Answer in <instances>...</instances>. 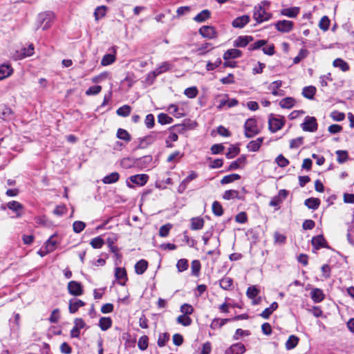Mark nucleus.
<instances>
[{"label":"nucleus","mask_w":354,"mask_h":354,"mask_svg":"<svg viewBox=\"0 0 354 354\" xmlns=\"http://www.w3.org/2000/svg\"><path fill=\"white\" fill-rule=\"evenodd\" d=\"M245 136L247 138H252L259 134L261 131L257 125V121L255 118H251L246 120L244 124Z\"/></svg>","instance_id":"obj_1"},{"label":"nucleus","mask_w":354,"mask_h":354,"mask_svg":"<svg viewBox=\"0 0 354 354\" xmlns=\"http://www.w3.org/2000/svg\"><path fill=\"white\" fill-rule=\"evenodd\" d=\"M272 15L266 12L261 4L254 7L253 12V18L257 23L261 24L263 21H268L271 18Z\"/></svg>","instance_id":"obj_2"},{"label":"nucleus","mask_w":354,"mask_h":354,"mask_svg":"<svg viewBox=\"0 0 354 354\" xmlns=\"http://www.w3.org/2000/svg\"><path fill=\"white\" fill-rule=\"evenodd\" d=\"M305 131L314 132L317 129V123L315 117L306 116L304 122L301 124Z\"/></svg>","instance_id":"obj_3"},{"label":"nucleus","mask_w":354,"mask_h":354,"mask_svg":"<svg viewBox=\"0 0 354 354\" xmlns=\"http://www.w3.org/2000/svg\"><path fill=\"white\" fill-rule=\"evenodd\" d=\"M199 34L204 38L209 39H214L217 37V32L214 26H203L198 30Z\"/></svg>","instance_id":"obj_4"},{"label":"nucleus","mask_w":354,"mask_h":354,"mask_svg":"<svg viewBox=\"0 0 354 354\" xmlns=\"http://www.w3.org/2000/svg\"><path fill=\"white\" fill-rule=\"evenodd\" d=\"M54 16L52 12H44L39 14L38 21L42 26L43 30H46L50 27Z\"/></svg>","instance_id":"obj_5"},{"label":"nucleus","mask_w":354,"mask_h":354,"mask_svg":"<svg viewBox=\"0 0 354 354\" xmlns=\"http://www.w3.org/2000/svg\"><path fill=\"white\" fill-rule=\"evenodd\" d=\"M288 195V192L286 189H281L278 194L272 198L269 205L272 207H276V209L279 208V205L282 203L283 201L286 198Z\"/></svg>","instance_id":"obj_6"},{"label":"nucleus","mask_w":354,"mask_h":354,"mask_svg":"<svg viewBox=\"0 0 354 354\" xmlns=\"http://www.w3.org/2000/svg\"><path fill=\"white\" fill-rule=\"evenodd\" d=\"M68 291L73 296H80L83 294V287L80 282L76 281H71L68 283Z\"/></svg>","instance_id":"obj_7"},{"label":"nucleus","mask_w":354,"mask_h":354,"mask_svg":"<svg viewBox=\"0 0 354 354\" xmlns=\"http://www.w3.org/2000/svg\"><path fill=\"white\" fill-rule=\"evenodd\" d=\"M274 26L279 32H289L292 30L294 24L292 21L288 20H280L274 24Z\"/></svg>","instance_id":"obj_8"},{"label":"nucleus","mask_w":354,"mask_h":354,"mask_svg":"<svg viewBox=\"0 0 354 354\" xmlns=\"http://www.w3.org/2000/svg\"><path fill=\"white\" fill-rule=\"evenodd\" d=\"M269 129L271 132L274 133L281 129L284 125L283 119L270 118L268 120Z\"/></svg>","instance_id":"obj_9"},{"label":"nucleus","mask_w":354,"mask_h":354,"mask_svg":"<svg viewBox=\"0 0 354 354\" xmlns=\"http://www.w3.org/2000/svg\"><path fill=\"white\" fill-rule=\"evenodd\" d=\"M115 277L118 283L121 286H124L127 281V274L125 268L117 267L115 269Z\"/></svg>","instance_id":"obj_10"},{"label":"nucleus","mask_w":354,"mask_h":354,"mask_svg":"<svg viewBox=\"0 0 354 354\" xmlns=\"http://www.w3.org/2000/svg\"><path fill=\"white\" fill-rule=\"evenodd\" d=\"M149 179V176L147 174H136L133 176H131L129 178V180L133 184H136L139 186L145 185Z\"/></svg>","instance_id":"obj_11"},{"label":"nucleus","mask_w":354,"mask_h":354,"mask_svg":"<svg viewBox=\"0 0 354 354\" xmlns=\"http://www.w3.org/2000/svg\"><path fill=\"white\" fill-rule=\"evenodd\" d=\"M198 177V174L195 171H192L179 185L178 187V192L180 194L184 192L186 189L187 186L189 182L196 179Z\"/></svg>","instance_id":"obj_12"},{"label":"nucleus","mask_w":354,"mask_h":354,"mask_svg":"<svg viewBox=\"0 0 354 354\" xmlns=\"http://www.w3.org/2000/svg\"><path fill=\"white\" fill-rule=\"evenodd\" d=\"M245 351V348L242 343H236L227 348L225 354H243Z\"/></svg>","instance_id":"obj_13"},{"label":"nucleus","mask_w":354,"mask_h":354,"mask_svg":"<svg viewBox=\"0 0 354 354\" xmlns=\"http://www.w3.org/2000/svg\"><path fill=\"white\" fill-rule=\"evenodd\" d=\"M13 73V69L9 64H2L0 65V80H4L10 76Z\"/></svg>","instance_id":"obj_14"},{"label":"nucleus","mask_w":354,"mask_h":354,"mask_svg":"<svg viewBox=\"0 0 354 354\" xmlns=\"http://www.w3.org/2000/svg\"><path fill=\"white\" fill-rule=\"evenodd\" d=\"M246 163V156L243 155L240 156L239 158H237L235 161H233L230 163L228 168L227 169V171H232L236 170L237 169H239L241 167H243Z\"/></svg>","instance_id":"obj_15"},{"label":"nucleus","mask_w":354,"mask_h":354,"mask_svg":"<svg viewBox=\"0 0 354 354\" xmlns=\"http://www.w3.org/2000/svg\"><path fill=\"white\" fill-rule=\"evenodd\" d=\"M7 207L13 211L17 214V217H20L21 216V211L24 209L23 205L16 201H12L7 203L6 205Z\"/></svg>","instance_id":"obj_16"},{"label":"nucleus","mask_w":354,"mask_h":354,"mask_svg":"<svg viewBox=\"0 0 354 354\" xmlns=\"http://www.w3.org/2000/svg\"><path fill=\"white\" fill-rule=\"evenodd\" d=\"M84 305H85V303L80 299H78L76 298L71 299L69 301V306H68L69 312L73 314V313H76L80 307H82Z\"/></svg>","instance_id":"obj_17"},{"label":"nucleus","mask_w":354,"mask_h":354,"mask_svg":"<svg viewBox=\"0 0 354 354\" xmlns=\"http://www.w3.org/2000/svg\"><path fill=\"white\" fill-rule=\"evenodd\" d=\"M250 21L248 15H242L234 19L232 23L233 27L242 28Z\"/></svg>","instance_id":"obj_18"},{"label":"nucleus","mask_w":354,"mask_h":354,"mask_svg":"<svg viewBox=\"0 0 354 354\" xmlns=\"http://www.w3.org/2000/svg\"><path fill=\"white\" fill-rule=\"evenodd\" d=\"M252 40L253 37L251 36H240L234 41V46L239 48L245 47Z\"/></svg>","instance_id":"obj_19"},{"label":"nucleus","mask_w":354,"mask_h":354,"mask_svg":"<svg viewBox=\"0 0 354 354\" xmlns=\"http://www.w3.org/2000/svg\"><path fill=\"white\" fill-rule=\"evenodd\" d=\"M312 245L315 250H319L322 248H326V241L322 235H318L312 239Z\"/></svg>","instance_id":"obj_20"},{"label":"nucleus","mask_w":354,"mask_h":354,"mask_svg":"<svg viewBox=\"0 0 354 354\" xmlns=\"http://www.w3.org/2000/svg\"><path fill=\"white\" fill-rule=\"evenodd\" d=\"M311 299L315 303H319L324 299L325 295L322 290L313 288L310 292Z\"/></svg>","instance_id":"obj_21"},{"label":"nucleus","mask_w":354,"mask_h":354,"mask_svg":"<svg viewBox=\"0 0 354 354\" xmlns=\"http://www.w3.org/2000/svg\"><path fill=\"white\" fill-rule=\"evenodd\" d=\"M299 7L283 8L281 10V15L288 17L295 18L299 13Z\"/></svg>","instance_id":"obj_22"},{"label":"nucleus","mask_w":354,"mask_h":354,"mask_svg":"<svg viewBox=\"0 0 354 354\" xmlns=\"http://www.w3.org/2000/svg\"><path fill=\"white\" fill-rule=\"evenodd\" d=\"M205 221L201 217H194L191 219L190 229L192 230H201L204 226Z\"/></svg>","instance_id":"obj_23"},{"label":"nucleus","mask_w":354,"mask_h":354,"mask_svg":"<svg viewBox=\"0 0 354 354\" xmlns=\"http://www.w3.org/2000/svg\"><path fill=\"white\" fill-rule=\"evenodd\" d=\"M211 17V12L207 10H203L194 17V20L198 23H203Z\"/></svg>","instance_id":"obj_24"},{"label":"nucleus","mask_w":354,"mask_h":354,"mask_svg":"<svg viewBox=\"0 0 354 354\" xmlns=\"http://www.w3.org/2000/svg\"><path fill=\"white\" fill-rule=\"evenodd\" d=\"M223 198L225 200H231L236 198L238 200H243L244 197L241 196L238 191L234 189L227 190L224 192Z\"/></svg>","instance_id":"obj_25"},{"label":"nucleus","mask_w":354,"mask_h":354,"mask_svg":"<svg viewBox=\"0 0 354 354\" xmlns=\"http://www.w3.org/2000/svg\"><path fill=\"white\" fill-rule=\"evenodd\" d=\"M263 141V137H260V138H258L257 140H252L247 145V149L250 151H253V152L257 151L259 149Z\"/></svg>","instance_id":"obj_26"},{"label":"nucleus","mask_w":354,"mask_h":354,"mask_svg":"<svg viewBox=\"0 0 354 354\" xmlns=\"http://www.w3.org/2000/svg\"><path fill=\"white\" fill-rule=\"evenodd\" d=\"M242 53L241 50L236 49V48H232L227 50L223 55V59L225 60H228L230 59H236L239 58L241 56Z\"/></svg>","instance_id":"obj_27"},{"label":"nucleus","mask_w":354,"mask_h":354,"mask_svg":"<svg viewBox=\"0 0 354 354\" xmlns=\"http://www.w3.org/2000/svg\"><path fill=\"white\" fill-rule=\"evenodd\" d=\"M115 53V50H114L113 53H109L104 55L101 60V65L103 66H106L114 63L116 59Z\"/></svg>","instance_id":"obj_28"},{"label":"nucleus","mask_w":354,"mask_h":354,"mask_svg":"<svg viewBox=\"0 0 354 354\" xmlns=\"http://www.w3.org/2000/svg\"><path fill=\"white\" fill-rule=\"evenodd\" d=\"M119 178H120L119 173L115 171V172H112L111 174L104 176L102 178V182L104 184H112V183H115L118 182Z\"/></svg>","instance_id":"obj_29"},{"label":"nucleus","mask_w":354,"mask_h":354,"mask_svg":"<svg viewBox=\"0 0 354 354\" xmlns=\"http://www.w3.org/2000/svg\"><path fill=\"white\" fill-rule=\"evenodd\" d=\"M148 267V263L144 259L138 261L135 265V271L138 274H142Z\"/></svg>","instance_id":"obj_30"},{"label":"nucleus","mask_w":354,"mask_h":354,"mask_svg":"<svg viewBox=\"0 0 354 354\" xmlns=\"http://www.w3.org/2000/svg\"><path fill=\"white\" fill-rule=\"evenodd\" d=\"M281 85L282 82L281 80L272 82L268 86V90L270 91L271 93L274 96L281 95L282 94L278 91V89L281 86Z\"/></svg>","instance_id":"obj_31"},{"label":"nucleus","mask_w":354,"mask_h":354,"mask_svg":"<svg viewBox=\"0 0 354 354\" xmlns=\"http://www.w3.org/2000/svg\"><path fill=\"white\" fill-rule=\"evenodd\" d=\"M334 67L339 68L342 71L346 72L349 70V66L347 62L340 58H337L333 61Z\"/></svg>","instance_id":"obj_32"},{"label":"nucleus","mask_w":354,"mask_h":354,"mask_svg":"<svg viewBox=\"0 0 354 354\" xmlns=\"http://www.w3.org/2000/svg\"><path fill=\"white\" fill-rule=\"evenodd\" d=\"M230 321V319L214 318L210 324V327L212 329H214V330H215L216 328H220Z\"/></svg>","instance_id":"obj_33"},{"label":"nucleus","mask_w":354,"mask_h":354,"mask_svg":"<svg viewBox=\"0 0 354 354\" xmlns=\"http://www.w3.org/2000/svg\"><path fill=\"white\" fill-rule=\"evenodd\" d=\"M304 204L309 209H317L320 205V200L317 198H309L305 201Z\"/></svg>","instance_id":"obj_34"},{"label":"nucleus","mask_w":354,"mask_h":354,"mask_svg":"<svg viewBox=\"0 0 354 354\" xmlns=\"http://www.w3.org/2000/svg\"><path fill=\"white\" fill-rule=\"evenodd\" d=\"M116 136H117L118 138L122 140L125 141L126 142H129L131 140V136L129 134V133L124 129H121V128L118 129L117 131Z\"/></svg>","instance_id":"obj_35"},{"label":"nucleus","mask_w":354,"mask_h":354,"mask_svg":"<svg viewBox=\"0 0 354 354\" xmlns=\"http://www.w3.org/2000/svg\"><path fill=\"white\" fill-rule=\"evenodd\" d=\"M316 93V88L313 86H305L302 91V95L308 99L312 100Z\"/></svg>","instance_id":"obj_36"},{"label":"nucleus","mask_w":354,"mask_h":354,"mask_svg":"<svg viewBox=\"0 0 354 354\" xmlns=\"http://www.w3.org/2000/svg\"><path fill=\"white\" fill-rule=\"evenodd\" d=\"M0 118L3 120H10L13 118V112L10 108L4 106L0 111Z\"/></svg>","instance_id":"obj_37"},{"label":"nucleus","mask_w":354,"mask_h":354,"mask_svg":"<svg viewBox=\"0 0 354 354\" xmlns=\"http://www.w3.org/2000/svg\"><path fill=\"white\" fill-rule=\"evenodd\" d=\"M233 286V279L228 277L222 278L220 281V286L221 288L228 290L232 289Z\"/></svg>","instance_id":"obj_38"},{"label":"nucleus","mask_w":354,"mask_h":354,"mask_svg":"<svg viewBox=\"0 0 354 354\" xmlns=\"http://www.w3.org/2000/svg\"><path fill=\"white\" fill-rule=\"evenodd\" d=\"M112 320L110 317H101L99 321V326L105 331L111 327Z\"/></svg>","instance_id":"obj_39"},{"label":"nucleus","mask_w":354,"mask_h":354,"mask_svg":"<svg viewBox=\"0 0 354 354\" xmlns=\"http://www.w3.org/2000/svg\"><path fill=\"white\" fill-rule=\"evenodd\" d=\"M299 342V338L295 335H290L286 342V348L287 350L293 349L297 346Z\"/></svg>","instance_id":"obj_40"},{"label":"nucleus","mask_w":354,"mask_h":354,"mask_svg":"<svg viewBox=\"0 0 354 354\" xmlns=\"http://www.w3.org/2000/svg\"><path fill=\"white\" fill-rule=\"evenodd\" d=\"M241 176L237 174H232L227 176H225L221 180L222 185L231 183L235 180H239Z\"/></svg>","instance_id":"obj_41"},{"label":"nucleus","mask_w":354,"mask_h":354,"mask_svg":"<svg viewBox=\"0 0 354 354\" xmlns=\"http://www.w3.org/2000/svg\"><path fill=\"white\" fill-rule=\"evenodd\" d=\"M107 10V8L105 6H98L95 8L94 12V16L95 20H99L100 19L104 17L106 15V12Z\"/></svg>","instance_id":"obj_42"},{"label":"nucleus","mask_w":354,"mask_h":354,"mask_svg":"<svg viewBox=\"0 0 354 354\" xmlns=\"http://www.w3.org/2000/svg\"><path fill=\"white\" fill-rule=\"evenodd\" d=\"M34 53V46L33 44H30L28 48H24L21 49V53L18 56L19 59H23L26 57H29L32 55Z\"/></svg>","instance_id":"obj_43"},{"label":"nucleus","mask_w":354,"mask_h":354,"mask_svg":"<svg viewBox=\"0 0 354 354\" xmlns=\"http://www.w3.org/2000/svg\"><path fill=\"white\" fill-rule=\"evenodd\" d=\"M201 265L198 260H194L191 263L192 274L198 277L200 273Z\"/></svg>","instance_id":"obj_44"},{"label":"nucleus","mask_w":354,"mask_h":354,"mask_svg":"<svg viewBox=\"0 0 354 354\" xmlns=\"http://www.w3.org/2000/svg\"><path fill=\"white\" fill-rule=\"evenodd\" d=\"M279 104L281 108L291 109L295 104V100L292 97H286L281 100Z\"/></svg>","instance_id":"obj_45"},{"label":"nucleus","mask_w":354,"mask_h":354,"mask_svg":"<svg viewBox=\"0 0 354 354\" xmlns=\"http://www.w3.org/2000/svg\"><path fill=\"white\" fill-rule=\"evenodd\" d=\"M178 324H180L184 326H188L192 324V319L185 315H181L177 317L176 319Z\"/></svg>","instance_id":"obj_46"},{"label":"nucleus","mask_w":354,"mask_h":354,"mask_svg":"<svg viewBox=\"0 0 354 354\" xmlns=\"http://www.w3.org/2000/svg\"><path fill=\"white\" fill-rule=\"evenodd\" d=\"M131 111V107L129 105H123L122 106L118 109L116 113L118 115L122 117H127L129 115Z\"/></svg>","instance_id":"obj_47"},{"label":"nucleus","mask_w":354,"mask_h":354,"mask_svg":"<svg viewBox=\"0 0 354 354\" xmlns=\"http://www.w3.org/2000/svg\"><path fill=\"white\" fill-rule=\"evenodd\" d=\"M260 292V290L257 288L256 286H251L248 287L246 291V295L248 298L252 299L258 296Z\"/></svg>","instance_id":"obj_48"},{"label":"nucleus","mask_w":354,"mask_h":354,"mask_svg":"<svg viewBox=\"0 0 354 354\" xmlns=\"http://www.w3.org/2000/svg\"><path fill=\"white\" fill-rule=\"evenodd\" d=\"M158 122L161 124H171L173 122V119L167 114L162 113L158 115Z\"/></svg>","instance_id":"obj_49"},{"label":"nucleus","mask_w":354,"mask_h":354,"mask_svg":"<svg viewBox=\"0 0 354 354\" xmlns=\"http://www.w3.org/2000/svg\"><path fill=\"white\" fill-rule=\"evenodd\" d=\"M308 50L306 48L300 49L298 55L293 59L294 64L299 63L302 59L306 58L308 55Z\"/></svg>","instance_id":"obj_50"},{"label":"nucleus","mask_w":354,"mask_h":354,"mask_svg":"<svg viewBox=\"0 0 354 354\" xmlns=\"http://www.w3.org/2000/svg\"><path fill=\"white\" fill-rule=\"evenodd\" d=\"M330 24V21L329 18L327 16H324L321 18L319 21V27L321 30L326 31L329 28Z\"/></svg>","instance_id":"obj_51"},{"label":"nucleus","mask_w":354,"mask_h":354,"mask_svg":"<svg viewBox=\"0 0 354 354\" xmlns=\"http://www.w3.org/2000/svg\"><path fill=\"white\" fill-rule=\"evenodd\" d=\"M171 67V64L168 62H162L158 68H156V74L160 75L162 73L168 71Z\"/></svg>","instance_id":"obj_52"},{"label":"nucleus","mask_w":354,"mask_h":354,"mask_svg":"<svg viewBox=\"0 0 354 354\" xmlns=\"http://www.w3.org/2000/svg\"><path fill=\"white\" fill-rule=\"evenodd\" d=\"M198 93V91L196 86L187 88L184 91V94L189 98L196 97Z\"/></svg>","instance_id":"obj_53"},{"label":"nucleus","mask_w":354,"mask_h":354,"mask_svg":"<svg viewBox=\"0 0 354 354\" xmlns=\"http://www.w3.org/2000/svg\"><path fill=\"white\" fill-rule=\"evenodd\" d=\"M240 152V149L238 147L231 145L228 148V151L226 153V157L228 159H231L237 156Z\"/></svg>","instance_id":"obj_54"},{"label":"nucleus","mask_w":354,"mask_h":354,"mask_svg":"<svg viewBox=\"0 0 354 354\" xmlns=\"http://www.w3.org/2000/svg\"><path fill=\"white\" fill-rule=\"evenodd\" d=\"M169 333H160L159 335L157 344H158V346L163 347L165 346L166 343L169 341Z\"/></svg>","instance_id":"obj_55"},{"label":"nucleus","mask_w":354,"mask_h":354,"mask_svg":"<svg viewBox=\"0 0 354 354\" xmlns=\"http://www.w3.org/2000/svg\"><path fill=\"white\" fill-rule=\"evenodd\" d=\"M188 261L185 259H181L178 260L176 263V268L179 272L186 270L188 268Z\"/></svg>","instance_id":"obj_56"},{"label":"nucleus","mask_w":354,"mask_h":354,"mask_svg":"<svg viewBox=\"0 0 354 354\" xmlns=\"http://www.w3.org/2000/svg\"><path fill=\"white\" fill-rule=\"evenodd\" d=\"M148 340L149 339L147 335L140 337L138 342V348L142 351L146 350L148 347Z\"/></svg>","instance_id":"obj_57"},{"label":"nucleus","mask_w":354,"mask_h":354,"mask_svg":"<svg viewBox=\"0 0 354 354\" xmlns=\"http://www.w3.org/2000/svg\"><path fill=\"white\" fill-rule=\"evenodd\" d=\"M212 212H213L214 214L217 216H220L223 215V207H222L221 205L220 204V203H218V201H214L213 203Z\"/></svg>","instance_id":"obj_58"},{"label":"nucleus","mask_w":354,"mask_h":354,"mask_svg":"<svg viewBox=\"0 0 354 354\" xmlns=\"http://www.w3.org/2000/svg\"><path fill=\"white\" fill-rule=\"evenodd\" d=\"M267 40L259 39L255 41L254 44H250L248 47L249 50H254L261 48L267 44Z\"/></svg>","instance_id":"obj_59"},{"label":"nucleus","mask_w":354,"mask_h":354,"mask_svg":"<svg viewBox=\"0 0 354 354\" xmlns=\"http://www.w3.org/2000/svg\"><path fill=\"white\" fill-rule=\"evenodd\" d=\"M104 243V241L100 236H97L93 239L90 243L91 246L95 249L101 248L103 246Z\"/></svg>","instance_id":"obj_60"},{"label":"nucleus","mask_w":354,"mask_h":354,"mask_svg":"<svg viewBox=\"0 0 354 354\" xmlns=\"http://www.w3.org/2000/svg\"><path fill=\"white\" fill-rule=\"evenodd\" d=\"M172 227V225L170 223L165 224L160 227L159 230V235L161 237H166L168 236L170 230Z\"/></svg>","instance_id":"obj_61"},{"label":"nucleus","mask_w":354,"mask_h":354,"mask_svg":"<svg viewBox=\"0 0 354 354\" xmlns=\"http://www.w3.org/2000/svg\"><path fill=\"white\" fill-rule=\"evenodd\" d=\"M275 162L280 167H285L289 165V160L281 154L276 158Z\"/></svg>","instance_id":"obj_62"},{"label":"nucleus","mask_w":354,"mask_h":354,"mask_svg":"<svg viewBox=\"0 0 354 354\" xmlns=\"http://www.w3.org/2000/svg\"><path fill=\"white\" fill-rule=\"evenodd\" d=\"M86 227L85 223L80 221H75L73 224V229L75 233H80Z\"/></svg>","instance_id":"obj_63"},{"label":"nucleus","mask_w":354,"mask_h":354,"mask_svg":"<svg viewBox=\"0 0 354 354\" xmlns=\"http://www.w3.org/2000/svg\"><path fill=\"white\" fill-rule=\"evenodd\" d=\"M53 236H51L45 243V248L49 252H52L55 249L57 242L53 239Z\"/></svg>","instance_id":"obj_64"}]
</instances>
